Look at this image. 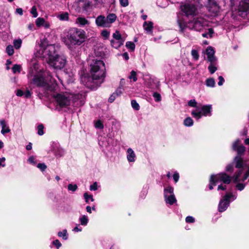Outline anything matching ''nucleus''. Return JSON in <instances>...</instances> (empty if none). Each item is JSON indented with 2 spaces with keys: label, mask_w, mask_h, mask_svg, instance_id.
I'll use <instances>...</instances> for the list:
<instances>
[{
  "label": "nucleus",
  "mask_w": 249,
  "mask_h": 249,
  "mask_svg": "<svg viewBox=\"0 0 249 249\" xmlns=\"http://www.w3.org/2000/svg\"><path fill=\"white\" fill-rule=\"evenodd\" d=\"M91 76L84 75L81 77V82L88 88L95 89L103 82L106 76V68L104 62L94 59L90 64Z\"/></svg>",
  "instance_id": "nucleus-1"
},
{
  "label": "nucleus",
  "mask_w": 249,
  "mask_h": 249,
  "mask_svg": "<svg viewBox=\"0 0 249 249\" xmlns=\"http://www.w3.org/2000/svg\"><path fill=\"white\" fill-rule=\"evenodd\" d=\"M86 38L85 31L77 28H71L68 30L62 40L69 49L72 50L75 47L82 45Z\"/></svg>",
  "instance_id": "nucleus-2"
},
{
  "label": "nucleus",
  "mask_w": 249,
  "mask_h": 249,
  "mask_svg": "<svg viewBox=\"0 0 249 249\" xmlns=\"http://www.w3.org/2000/svg\"><path fill=\"white\" fill-rule=\"evenodd\" d=\"M183 14L178 13L177 15V23L179 27L180 31L183 33L186 28L190 30L200 32L203 30L207 25V21L201 17L194 18L193 20L186 23L183 18Z\"/></svg>",
  "instance_id": "nucleus-3"
},
{
  "label": "nucleus",
  "mask_w": 249,
  "mask_h": 249,
  "mask_svg": "<svg viewBox=\"0 0 249 249\" xmlns=\"http://www.w3.org/2000/svg\"><path fill=\"white\" fill-rule=\"evenodd\" d=\"M57 106L60 107H65L72 105L78 99V95L69 92H61L54 93L53 95Z\"/></svg>",
  "instance_id": "nucleus-4"
},
{
  "label": "nucleus",
  "mask_w": 249,
  "mask_h": 249,
  "mask_svg": "<svg viewBox=\"0 0 249 249\" xmlns=\"http://www.w3.org/2000/svg\"><path fill=\"white\" fill-rule=\"evenodd\" d=\"M46 73L41 71L36 72L34 75L32 79V83L38 87L43 88L47 91H53L56 86L55 83H53L50 86L48 82V78L46 79Z\"/></svg>",
  "instance_id": "nucleus-5"
},
{
  "label": "nucleus",
  "mask_w": 249,
  "mask_h": 249,
  "mask_svg": "<svg viewBox=\"0 0 249 249\" xmlns=\"http://www.w3.org/2000/svg\"><path fill=\"white\" fill-rule=\"evenodd\" d=\"M231 181V177L224 172H222L216 175H212L210 179L209 188L212 190L213 187L219 183H223L229 184Z\"/></svg>",
  "instance_id": "nucleus-6"
},
{
  "label": "nucleus",
  "mask_w": 249,
  "mask_h": 249,
  "mask_svg": "<svg viewBox=\"0 0 249 249\" xmlns=\"http://www.w3.org/2000/svg\"><path fill=\"white\" fill-rule=\"evenodd\" d=\"M47 63L50 67L55 70H61L64 68L67 63L66 57L63 54L55 55L47 60Z\"/></svg>",
  "instance_id": "nucleus-7"
},
{
  "label": "nucleus",
  "mask_w": 249,
  "mask_h": 249,
  "mask_svg": "<svg viewBox=\"0 0 249 249\" xmlns=\"http://www.w3.org/2000/svg\"><path fill=\"white\" fill-rule=\"evenodd\" d=\"M233 161L235 167L239 169V170L235 173V175L233 177L234 178V182L236 183L240 181V179L239 178L241 175L242 174L243 168L245 166V164L244 162L243 159L238 156H236L234 157Z\"/></svg>",
  "instance_id": "nucleus-8"
},
{
  "label": "nucleus",
  "mask_w": 249,
  "mask_h": 249,
  "mask_svg": "<svg viewBox=\"0 0 249 249\" xmlns=\"http://www.w3.org/2000/svg\"><path fill=\"white\" fill-rule=\"evenodd\" d=\"M237 197L236 195H234L232 193H227L223 197V198L220 201L218 205V210L220 212H223L225 211L227 208L229 207L230 200H235Z\"/></svg>",
  "instance_id": "nucleus-9"
},
{
  "label": "nucleus",
  "mask_w": 249,
  "mask_h": 249,
  "mask_svg": "<svg viewBox=\"0 0 249 249\" xmlns=\"http://www.w3.org/2000/svg\"><path fill=\"white\" fill-rule=\"evenodd\" d=\"M249 9V0H242L237 9L233 11V15H238L242 18H245Z\"/></svg>",
  "instance_id": "nucleus-10"
},
{
  "label": "nucleus",
  "mask_w": 249,
  "mask_h": 249,
  "mask_svg": "<svg viewBox=\"0 0 249 249\" xmlns=\"http://www.w3.org/2000/svg\"><path fill=\"white\" fill-rule=\"evenodd\" d=\"M212 109V105H204L201 107V111H197L196 110H194L192 111L191 114L196 120H199L202 116H211Z\"/></svg>",
  "instance_id": "nucleus-11"
},
{
  "label": "nucleus",
  "mask_w": 249,
  "mask_h": 249,
  "mask_svg": "<svg viewBox=\"0 0 249 249\" xmlns=\"http://www.w3.org/2000/svg\"><path fill=\"white\" fill-rule=\"evenodd\" d=\"M164 197L166 203L170 205H173L177 202L175 196L174 194V188L169 186L164 189Z\"/></svg>",
  "instance_id": "nucleus-12"
},
{
  "label": "nucleus",
  "mask_w": 249,
  "mask_h": 249,
  "mask_svg": "<svg viewBox=\"0 0 249 249\" xmlns=\"http://www.w3.org/2000/svg\"><path fill=\"white\" fill-rule=\"evenodd\" d=\"M55 48L53 45H47L43 49L42 52V55L43 57H46V60L50 59L51 57H54L55 54Z\"/></svg>",
  "instance_id": "nucleus-13"
},
{
  "label": "nucleus",
  "mask_w": 249,
  "mask_h": 249,
  "mask_svg": "<svg viewBox=\"0 0 249 249\" xmlns=\"http://www.w3.org/2000/svg\"><path fill=\"white\" fill-rule=\"evenodd\" d=\"M180 9L181 11L186 16H194L196 14V8L193 4H185L181 6Z\"/></svg>",
  "instance_id": "nucleus-14"
},
{
  "label": "nucleus",
  "mask_w": 249,
  "mask_h": 249,
  "mask_svg": "<svg viewBox=\"0 0 249 249\" xmlns=\"http://www.w3.org/2000/svg\"><path fill=\"white\" fill-rule=\"evenodd\" d=\"M207 7L210 12L214 15H217L220 11V7L214 0H206Z\"/></svg>",
  "instance_id": "nucleus-15"
},
{
  "label": "nucleus",
  "mask_w": 249,
  "mask_h": 249,
  "mask_svg": "<svg viewBox=\"0 0 249 249\" xmlns=\"http://www.w3.org/2000/svg\"><path fill=\"white\" fill-rule=\"evenodd\" d=\"M241 141L239 139L236 140L233 143L232 148L233 150L237 152V155L241 157L244 154L245 151V147L242 145H239Z\"/></svg>",
  "instance_id": "nucleus-16"
},
{
  "label": "nucleus",
  "mask_w": 249,
  "mask_h": 249,
  "mask_svg": "<svg viewBox=\"0 0 249 249\" xmlns=\"http://www.w3.org/2000/svg\"><path fill=\"white\" fill-rule=\"evenodd\" d=\"M215 51L213 47L209 46L206 50V54L207 56V61L209 62L217 61V58L214 56Z\"/></svg>",
  "instance_id": "nucleus-17"
},
{
  "label": "nucleus",
  "mask_w": 249,
  "mask_h": 249,
  "mask_svg": "<svg viewBox=\"0 0 249 249\" xmlns=\"http://www.w3.org/2000/svg\"><path fill=\"white\" fill-rule=\"evenodd\" d=\"M95 24L97 27L108 28L109 25H108L106 19V17L103 15L98 16L95 19Z\"/></svg>",
  "instance_id": "nucleus-18"
},
{
  "label": "nucleus",
  "mask_w": 249,
  "mask_h": 249,
  "mask_svg": "<svg viewBox=\"0 0 249 249\" xmlns=\"http://www.w3.org/2000/svg\"><path fill=\"white\" fill-rule=\"evenodd\" d=\"M136 155L134 151L130 148L127 150V159L129 162H134L135 160Z\"/></svg>",
  "instance_id": "nucleus-19"
},
{
  "label": "nucleus",
  "mask_w": 249,
  "mask_h": 249,
  "mask_svg": "<svg viewBox=\"0 0 249 249\" xmlns=\"http://www.w3.org/2000/svg\"><path fill=\"white\" fill-rule=\"evenodd\" d=\"M0 124L2 127V129L1 130L2 134L4 135L5 133L10 132V129L7 126V123L4 120H1L0 121Z\"/></svg>",
  "instance_id": "nucleus-20"
},
{
  "label": "nucleus",
  "mask_w": 249,
  "mask_h": 249,
  "mask_svg": "<svg viewBox=\"0 0 249 249\" xmlns=\"http://www.w3.org/2000/svg\"><path fill=\"white\" fill-rule=\"evenodd\" d=\"M116 15L113 13L109 14L107 17H106V19L108 25H109V27H110L111 24L116 21Z\"/></svg>",
  "instance_id": "nucleus-21"
},
{
  "label": "nucleus",
  "mask_w": 249,
  "mask_h": 249,
  "mask_svg": "<svg viewBox=\"0 0 249 249\" xmlns=\"http://www.w3.org/2000/svg\"><path fill=\"white\" fill-rule=\"evenodd\" d=\"M38 64L36 62L33 63L31 67V69L29 71V74H28V76L29 78L30 77H32V76L36 74V72H37L38 70Z\"/></svg>",
  "instance_id": "nucleus-22"
},
{
  "label": "nucleus",
  "mask_w": 249,
  "mask_h": 249,
  "mask_svg": "<svg viewBox=\"0 0 249 249\" xmlns=\"http://www.w3.org/2000/svg\"><path fill=\"white\" fill-rule=\"evenodd\" d=\"M144 30L147 34H151L153 28V24L151 21H145L143 25Z\"/></svg>",
  "instance_id": "nucleus-23"
},
{
  "label": "nucleus",
  "mask_w": 249,
  "mask_h": 249,
  "mask_svg": "<svg viewBox=\"0 0 249 249\" xmlns=\"http://www.w3.org/2000/svg\"><path fill=\"white\" fill-rule=\"evenodd\" d=\"M75 22L81 26H84L89 24V21L83 17H78L77 18Z\"/></svg>",
  "instance_id": "nucleus-24"
},
{
  "label": "nucleus",
  "mask_w": 249,
  "mask_h": 249,
  "mask_svg": "<svg viewBox=\"0 0 249 249\" xmlns=\"http://www.w3.org/2000/svg\"><path fill=\"white\" fill-rule=\"evenodd\" d=\"M124 40H116L112 39L110 41L111 45L112 47L118 49L124 44Z\"/></svg>",
  "instance_id": "nucleus-25"
},
{
  "label": "nucleus",
  "mask_w": 249,
  "mask_h": 249,
  "mask_svg": "<svg viewBox=\"0 0 249 249\" xmlns=\"http://www.w3.org/2000/svg\"><path fill=\"white\" fill-rule=\"evenodd\" d=\"M54 154L57 157H61L64 156L65 154L64 150L60 147L57 146L54 150Z\"/></svg>",
  "instance_id": "nucleus-26"
},
{
  "label": "nucleus",
  "mask_w": 249,
  "mask_h": 249,
  "mask_svg": "<svg viewBox=\"0 0 249 249\" xmlns=\"http://www.w3.org/2000/svg\"><path fill=\"white\" fill-rule=\"evenodd\" d=\"M57 18L61 21H68L69 19V15L68 12H62L58 15Z\"/></svg>",
  "instance_id": "nucleus-27"
},
{
  "label": "nucleus",
  "mask_w": 249,
  "mask_h": 249,
  "mask_svg": "<svg viewBox=\"0 0 249 249\" xmlns=\"http://www.w3.org/2000/svg\"><path fill=\"white\" fill-rule=\"evenodd\" d=\"M217 61L214 62H210V65L208 69L211 74H213L217 70Z\"/></svg>",
  "instance_id": "nucleus-28"
},
{
  "label": "nucleus",
  "mask_w": 249,
  "mask_h": 249,
  "mask_svg": "<svg viewBox=\"0 0 249 249\" xmlns=\"http://www.w3.org/2000/svg\"><path fill=\"white\" fill-rule=\"evenodd\" d=\"M214 34V31L212 28H209L208 31L202 34L203 37L212 38Z\"/></svg>",
  "instance_id": "nucleus-29"
},
{
  "label": "nucleus",
  "mask_w": 249,
  "mask_h": 249,
  "mask_svg": "<svg viewBox=\"0 0 249 249\" xmlns=\"http://www.w3.org/2000/svg\"><path fill=\"white\" fill-rule=\"evenodd\" d=\"M80 223L83 226H86L88 223L89 219L87 216L83 215L79 218Z\"/></svg>",
  "instance_id": "nucleus-30"
},
{
  "label": "nucleus",
  "mask_w": 249,
  "mask_h": 249,
  "mask_svg": "<svg viewBox=\"0 0 249 249\" xmlns=\"http://www.w3.org/2000/svg\"><path fill=\"white\" fill-rule=\"evenodd\" d=\"M193 120L191 117H187L184 120V124L186 126H191L193 125Z\"/></svg>",
  "instance_id": "nucleus-31"
},
{
  "label": "nucleus",
  "mask_w": 249,
  "mask_h": 249,
  "mask_svg": "<svg viewBox=\"0 0 249 249\" xmlns=\"http://www.w3.org/2000/svg\"><path fill=\"white\" fill-rule=\"evenodd\" d=\"M113 37L115 40H124V39L120 33L118 31H116L113 34Z\"/></svg>",
  "instance_id": "nucleus-32"
},
{
  "label": "nucleus",
  "mask_w": 249,
  "mask_h": 249,
  "mask_svg": "<svg viewBox=\"0 0 249 249\" xmlns=\"http://www.w3.org/2000/svg\"><path fill=\"white\" fill-rule=\"evenodd\" d=\"M58 236L60 237H62L65 240H67L68 239L67 231L66 230H63L62 231L58 232Z\"/></svg>",
  "instance_id": "nucleus-33"
},
{
  "label": "nucleus",
  "mask_w": 249,
  "mask_h": 249,
  "mask_svg": "<svg viewBox=\"0 0 249 249\" xmlns=\"http://www.w3.org/2000/svg\"><path fill=\"white\" fill-rule=\"evenodd\" d=\"M207 86L210 87H213L215 85V81L213 78H208L206 81Z\"/></svg>",
  "instance_id": "nucleus-34"
},
{
  "label": "nucleus",
  "mask_w": 249,
  "mask_h": 249,
  "mask_svg": "<svg viewBox=\"0 0 249 249\" xmlns=\"http://www.w3.org/2000/svg\"><path fill=\"white\" fill-rule=\"evenodd\" d=\"M125 46L128 49H130L131 51H133L135 50V45L133 42H126Z\"/></svg>",
  "instance_id": "nucleus-35"
},
{
  "label": "nucleus",
  "mask_w": 249,
  "mask_h": 249,
  "mask_svg": "<svg viewBox=\"0 0 249 249\" xmlns=\"http://www.w3.org/2000/svg\"><path fill=\"white\" fill-rule=\"evenodd\" d=\"M191 55L194 60H197L198 59L199 55L197 50L193 49L191 51Z\"/></svg>",
  "instance_id": "nucleus-36"
},
{
  "label": "nucleus",
  "mask_w": 249,
  "mask_h": 249,
  "mask_svg": "<svg viewBox=\"0 0 249 249\" xmlns=\"http://www.w3.org/2000/svg\"><path fill=\"white\" fill-rule=\"evenodd\" d=\"M45 19L42 18H38L36 20V24L37 27L42 26Z\"/></svg>",
  "instance_id": "nucleus-37"
},
{
  "label": "nucleus",
  "mask_w": 249,
  "mask_h": 249,
  "mask_svg": "<svg viewBox=\"0 0 249 249\" xmlns=\"http://www.w3.org/2000/svg\"><path fill=\"white\" fill-rule=\"evenodd\" d=\"M131 106L133 109L136 110H139L140 109V106L139 104L135 100H132L131 102Z\"/></svg>",
  "instance_id": "nucleus-38"
},
{
  "label": "nucleus",
  "mask_w": 249,
  "mask_h": 249,
  "mask_svg": "<svg viewBox=\"0 0 249 249\" xmlns=\"http://www.w3.org/2000/svg\"><path fill=\"white\" fill-rule=\"evenodd\" d=\"M6 51L9 55L11 56L13 55L14 53L13 47L12 45H8L6 47Z\"/></svg>",
  "instance_id": "nucleus-39"
},
{
  "label": "nucleus",
  "mask_w": 249,
  "mask_h": 249,
  "mask_svg": "<svg viewBox=\"0 0 249 249\" xmlns=\"http://www.w3.org/2000/svg\"><path fill=\"white\" fill-rule=\"evenodd\" d=\"M84 197L87 203H89V200H90L92 202L94 201L92 196L88 195L87 193H85L84 194Z\"/></svg>",
  "instance_id": "nucleus-40"
},
{
  "label": "nucleus",
  "mask_w": 249,
  "mask_h": 249,
  "mask_svg": "<svg viewBox=\"0 0 249 249\" xmlns=\"http://www.w3.org/2000/svg\"><path fill=\"white\" fill-rule=\"evenodd\" d=\"M22 43L21 39H17L14 41V45L16 49H18L20 48Z\"/></svg>",
  "instance_id": "nucleus-41"
},
{
  "label": "nucleus",
  "mask_w": 249,
  "mask_h": 249,
  "mask_svg": "<svg viewBox=\"0 0 249 249\" xmlns=\"http://www.w3.org/2000/svg\"><path fill=\"white\" fill-rule=\"evenodd\" d=\"M12 71L14 73L16 72H20L21 71V66L18 64H15L12 67Z\"/></svg>",
  "instance_id": "nucleus-42"
},
{
  "label": "nucleus",
  "mask_w": 249,
  "mask_h": 249,
  "mask_svg": "<svg viewBox=\"0 0 249 249\" xmlns=\"http://www.w3.org/2000/svg\"><path fill=\"white\" fill-rule=\"evenodd\" d=\"M234 164L233 162L231 164L227 165L226 167V171L228 172H232L234 169Z\"/></svg>",
  "instance_id": "nucleus-43"
},
{
  "label": "nucleus",
  "mask_w": 249,
  "mask_h": 249,
  "mask_svg": "<svg viewBox=\"0 0 249 249\" xmlns=\"http://www.w3.org/2000/svg\"><path fill=\"white\" fill-rule=\"evenodd\" d=\"M128 78L130 79L133 80L134 82L136 81L137 80L136 72L134 71H132L130 73V75L128 76Z\"/></svg>",
  "instance_id": "nucleus-44"
},
{
  "label": "nucleus",
  "mask_w": 249,
  "mask_h": 249,
  "mask_svg": "<svg viewBox=\"0 0 249 249\" xmlns=\"http://www.w3.org/2000/svg\"><path fill=\"white\" fill-rule=\"evenodd\" d=\"M43 128L44 126L43 124H40L38 125L37 126V134L40 135L42 136L44 134V131H43Z\"/></svg>",
  "instance_id": "nucleus-45"
},
{
  "label": "nucleus",
  "mask_w": 249,
  "mask_h": 249,
  "mask_svg": "<svg viewBox=\"0 0 249 249\" xmlns=\"http://www.w3.org/2000/svg\"><path fill=\"white\" fill-rule=\"evenodd\" d=\"M94 126L98 129H103L104 128L103 124L100 120H98L95 123Z\"/></svg>",
  "instance_id": "nucleus-46"
},
{
  "label": "nucleus",
  "mask_w": 249,
  "mask_h": 249,
  "mask_svg": "<svg viewBox=\"0 0 249 249\" xmlns=\"http://www.w3.org/2000/svg\"><path fill=\"white\" fill-rule=\"evenodd\" d=\"M30 13L32 14L34 18H36L38 16L37 9L36 6H33L31 9Z\"/></svg>",
  "instance_id": "nucleus-47"
},
{
  "label": "nucleus",
  "mask_w": 249,
  "mask_h": 249,
  "mask_svg": "<svg viewBox=\"0 0 249 249\" xmlns=\"http://www.w3.org/2000/svg\"><path fill=\"white\" fill-rule=\"evenodd\" d=\"M68 189L69 191L74 192L77 190V186L76 184H69L68 186Z\"/></svg>",
  "instance_id": "nucleus-48"
},
{
  "label": "nucleus",
  "mask_w": 249,
  "mask_h": 249,
  "mask_svg": "<svg viewBox=\"0 0 249 249\" xmlns=\"http://www.w3.org/2000/svg\"><path fill=\"white\" fill-rule=\"evenodd\" d=\"M153 97L156 102H160L161 101V96L160 93L158 92H154L153 93Z\"/></svg>",
  "instance_id": "nucleus-49"
},
{
  "label": "nucleus",
  "mask_w": 249,
  "mask_h": 249,
  "mask_svg": "<svg viewBox=\"0 0 249 249\" xmlns=\"http://www.w3.org/2000/svg\"><path fill=\"white\" fill-rule=\"evenodd\" d=\"M188 105L191 107H196L197 102L195 99H192L188 102Z\"/></svg>",
  "instance_id": "nucleus-50"
},
{
  "label": "nucleus",
  "mask_w": 249,
  "mask_h": 249,
  "mask_svg": "<svg viewBox=\"0 0 249 249\" xmlns=\"http://www.w3.org/2000/svg\"><path fill=\"white\" fill-rule=\"evenodd\" d=\"M119 2L121 6L125 7L129 4L128 0H119Z\"/></svg>",
  "instance_id": "nucleus-51"
},
{
  "label": "nucleus",
  "mask_w": 249,
  "mask_h": 249,
  "mask_svg": "<svg viewBox=\"0 0 249 249\" xmlns=\"http://www.w3.org/2000/svg\"><path fill=\"white\" fill-rule=\"evenodd\" d=\"M123 90V88H122L121 87H119L116 90L114 93L117 96H120L122 93Z\"/></svg>",
  "instance_id": "nucleus-52"
},
{
  "label": "nucleus",
  "mask_w": 249,
  "mask_h": 249,
  "mask_svg": "<svg viewBox=\"0 0 249 249\" xmlns=\"http://www.w3.org/2000/svg\"><path fill=\"white\" fill-rule=\"evenodd\" d=\"M101 35L103 37L107 38L109 36L110 33L107 30H104L102 32Z\"/></svg>",
  "instance_id": "nucleus-53"
},
{
  "label": "nucleus",
  "mask_w": 249,
  "mask_h": 249,
  "mask_svg": "<svg viewBox=\"0 0 249 249\" xmlns=\"http://www.w3.org/2000/svg\"><path fill=\"white\" fill-rule=\"evenodd\" d=\"M249 167L248 168V170L246 172V173H245L242 178L240 180L244 181L245 180H246L248 178H249Z\"/></svg>",
  "instance_id": "nucleus-54"
},
{
  "label": "nucleus",
  "mask_w": 249,
  "mask_h": 249,
  "mask_svg": "<svg viewBox=\"0 0 249 249\" xmlns=\"http://www.w3.org/2000/svg\"><path fill=\"white\" fill-rule=\"evenodd\" d=\"M37 167L42 171H44L47 168L46 165L44 163H38L37 165Z\"/></svg>",
  "instance_id": "nucleus-55"
},
{
  "label": "nucleus",
  "mask_w": 249,
  "mask_h": 249,
  "mask_svg": "<svg viewBox=\"0 0 249 249\" xmlns=\"http://www.w3.org/2000/svg\"><path fill=\"white\" fill-rule=\"evenodd\" d=\"M53 244L56 247L57 249H58L62 245L61 243L58 239L54 240L53 242Z\"/></svg>",
  "instance_id": "nucleus-56"
},
{
  "label": "nucleus",
  "mask_w": 249,
  "mask_h": 249,
  "mask_svg": "<svg viewBox=\"0 0 249 249\" xmlns=\"http://www.w3.org/2000/svg\"><path fill=\"white\" fill-rule=\"evenodd\" d=\"M89 189H90V190H91V191H96V190H97L98 189L97 182H95L92 184H91L90 186Z\"/></svg>",
  "instance_id": "nucleus-57"
},
{
  "label": "nucleus",
  "mask_w": 249,
  "mask_h": 249,
  "mask_svg": "<svg viewBox=\"0 0 249 249\" xmlns=\"http://www.w3.org/2000/svg\"><path fill=\"white\" fill-rule=\"evenodd\" d=\"M185 221L187 223H194L195 218L191 216H188L186 217Z\"/></svg>",
  "instance_id": "nucleus-58"
},
{
  "label": "nucleus",
  "mask_w": 249,
  "mask_h": 249,
  "mask_svg": "<svg viewBox=\"0 0 249 249\" xmlns=\"http://www.w3.org/2000/svg\"><path fill=\"white\" fill-rule=\"evenodd\" d=\"M28 161L33 165H36V161L35 160V158L34 156H31L29 158Z\"/></svg>",
  "instance_id": "nucleus-59"
},
{
  "label": "nucleus",
  "mask_w": 249,
  "mask_h": 249,
  "mask_svg": "<svg viewBox=\"0 0 249 249\" xmlns=\"http://www.w3.org/2000/svg\"><path fill=\"white\" fill-rule=\"evenodd\" d=\"M236 187L239 191H242L244 189L245 187V184L238 183L236 185Z\"/></svg>",
  "instance_id": "nucleus-60"
},
{
  "label": "nucleus",
  "mask_w": 249,
  "mask_h": 249,
  "mask_svg": "<svg viewBox=\"0 0 249 249\" xmlns=\"http://www.w3.org/2000/svg\"><path fill=\"white\" fill-rule=\"evenodd\" d=\"M179 176L178 173L175 172L173 175V179L175 182H177L179 179Z\"/></svg>",
  "instance_id": "nucleus-61"
},
{
  "label": "nucleus",
  "mask_w": 249,
  "mask_h": 249,
  "mask_svg": "<svg viewBox=\"0 0 249 249\" xmlns=\"http://www.w3.org/2000/svg\"><path fill=\"white\" fill-rule=\"evenodd\" d=\"M218 80L219 81L218 82V85L219 86H222L223 84V83L224 82V79L222 76H219L218 77Z\"/></svg>",
  "instance_id": "nucleus-62"
},
{
  "label": "nucleus",
  "mask_w": 249,
  "mask_h": 249,
  "mask_svg": "<svg viewBox=\"0 0 249 249\" xmlns=\"http://www.w3.org/2000/svg\"><path fill=\"white\" fill-rule=\"evenodd\" d=\"M116 95L113 93L109 98L108 102L110 103L113 102L116 97Z\"/></svg>",
  "instance_id": "nucleus-63"
},
{
  "label": "nucleus",
  "mask_w": 249,
  "mask_h": 249,
  "mask_svg": "<svg viewBox=\"0 0 249 249\" xmlns=\"http://www.w3.org/2000/svg\"><path fill=\"white\" fill-rule=\"evenodd\" d=\"M23 95H24L25 98H28L31 97V93L29 90H27L24 93H23Z\"/></svg>",
  "instance_id": "nucleus-64"
}]
</instances>
